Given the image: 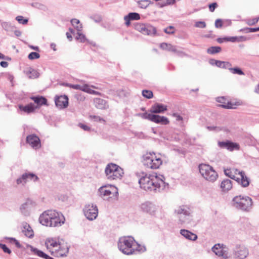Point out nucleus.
Segmentation results:
<instances>
[{"instance_id":"f257e3e1","label":"nucleus","mask_w":259,"mask_h":259,"mask_svg":"<svg viewBox=\"0 0 259 259\" xmlns=\"http://www.w3.org/2000/svg\"><path fill=\"white\" fill-rule=\"evenodd\" d=\"M139 177L138 182L140 187L146 191L160 192L165 189L167 185L162 175L151 176L142 172Z\"/></svg>"},{"instance_id":"f03ea898","label":"nucleus","mask_w":259,"mask_h":259,"mask_svg":"<svg viewBox=\"0 0 259 259\" xmlns=\"http://www.w3.org/2000/svg\"><path fill=\"white\" fill-rule=\"evenodd\" d=\"M167 110V106L161 104L155 103L149 110V113L144 112L139 114L142 118L148 119L152 122L157 124L163 125L168 124L169 122L167 118L155 114L156 113H161Z\"/></svg>"},{"instance_id":"7ed1b4c3","label":"nucleus","mask_w":259,"mask_h":259,"mask_svg":"<svg viewBox=\"0 0 259 259\" xmlns=\"http://www.w3.org/2000/svg\"><path fill=\"white\" fill-rule=\"evenodd\" d=\"M39 221L44 226L56 227L64 223L65 218L61 212L55 210H47L40 215Z\"/></svg>"},{"instance_id":"20e7f679","label":"nucleus","mask_w":259,"mask_h":259,"mask_svg":"<svg viewBox=\"0 0 259 259\" xmlns=\"http://www.w3.org/2000/svg\"><path fill=\"white\" fill-rule=\"evenodd\" d=\"M135 243V240L131 236L121 237L117 242L118 248L124 254L127 255L134 254Z\"/></svg>"},{"instance_id":"39448f33","label":"nucleus","mask_w":259,"mask_h":259,"mask_svg":"<svg viewBox=\"0 0 259 259\" xmlns=\"http://www.w3.org/2000/svg\"><path fill=\"white\" fill-rule=\"evenodd\" d=\"M252 200L247 196L238 195L234 197L232 201L233 207L243 211H249L252 206Z\"/></svg>"},{"instance_id":"423d86ee","label":"nucleus","mask_w":259,"mask_h":259,"mask_svg":"<svg viewBox=\"0 0 259 259\" xmlns=\"http://www.w3.org/2000/svg\"><path fill=\"white\" fill-rule=\"evenodd\" d=\"M224 173L226 176L236 180L238 183H240V181H241V185L243 187L249 185V180L243 171H240L236 168H230L225 169Z\"/></svg>"},{"instance_id":"0eeeda50","label":"nucleus","mask_w":259,"mask_h":259,"mask_svg":"<svg viewBox=\"0 0 259 259\" xmlns=\"http://www.w3.org/2000/svg\"><path fill=\"white\" fill-rule=\"evenodd\" d=\"M105 172L109 180H120L124 175L123 169L118 165L110 163L107 165Z\"/></svg>"},{"instance_id":"6e6552de","label":"nucleus","mask_w":259,"mask_h":259,"mask_svg":"<svg viewBox=\"0 0 259 259\" xmlns=\"http://www.w3.org/2000/svg\"><path fill=\"white\" fill-rule=\"evenodd\" d=\"M100 196L104 200L114 201L117 199L118 192L117 188L112 185H105L99 190Z\"/></svg>"},{"instance_id":"1a4fd4ad","label":"nucleus","mask_w":259,"mask_h":259,"mask_svg":"<svg viewBox=\"0 0 259 259\" xmlns=\"http://www.w3.org/2000/svg\"><path fill=\"white\" fill-rule=\"evenodd\" d=\"M162 162L161 158L156 155L154 153H146L143 157V164L151 169L158 168Z\"/></svg>"},{"instance_id":"9d476101","label":"nucleus","mask_w":259,"mask_h":259,"mask_svg":"<svg viewBox=\"0 0 259 259\" xmlns=\"http://www.w3.org/2000/svg\"><path fill=\"white\" fill-rule=\"evenodd\" d=\"M199 169L202 176L208 181L214 182L218 178L217 172L208 164H200L199 165Z\"/></svg>"},{"instance_id":"9b49d317","label":"nucleus","mask_w":259,"mask_h":259,"mask_svg":"<svg viewBox=\"0 0 259 259\" xmlns=\"http://www.w3.org/2000/svg\"><path fill=\"white\" fill-rule=\"evenodd\" d=\"M175 213L178 218V223L184 224L189 222L192 211L187 205H181L175 209Z\"/></svg>"},{"instance_id":"f8f14e48","label":"nucleus","mask_w":259,"mask_h":259,"mask_svg":"<svg viewBox=\"0 0 259 259\" xmlns=\"http://www.w3.org/2000/svg\"><path fill=\"white\" fill-rule=\"evenodd\" d=\"M83 211L87 219L90 221L96 219L98 214L97 206L92 203L86 204L83 208Z\"/></svg>"},{"instance_id":"ddd939ff","label":"nucleus","mask_w":259,"mask_h":259,"mask_svg":"<svg viewBox=\"0 0 259 259\" xmlns=\"http://www.w3.org/2000/svg\"><path fill=\"white\" fill-rule=\"evenodd\" d=\"M158 209V206L151 201H145L140 205V210L144 213L151 216H155Z\"/></svg>"},{"instance_id":"4468645a","label":"nucleus","mask_w":259,"mask_h":259,"mask_svg":"<svg viewBox=\"0 0 259 259\" xmlns=\"http://www.w3.org/2000/svg\"><path fill=\"white\" fill-rule=\"evenodd\" d=\"M69 246L64 241L61 242L60 244L55 249L51 251V254L59 257L66 256L69 251Z\"/></svg>"},{"instance_id":"2eb2a0df","label":"nucleus","mask_w":259,"mask_h":259,"mask_svg":"<svg viewBox=\"0 0 259 259\" xmlns=\"http://www.w3.org/2000/svg\"><path fill=\"white\" fill-rule=\"evenodd\" d=\"M137 30L143 34L152 35L156 33V28L152 25L145 24H138L135 26Z\"/></svg>"},{"instance_id":"dca6fc26","label":"nucleus","mask_w":259,"mask_h":259,"mask_svg":"<svg viewBox=\"0 0 259 259\" xmlns=\"http://www.w3.org/2000/svg\"><path fill=\"white\" fill-rule=\"evenodd\" d=\"M211 250L218 256L222 257L224 259L230 257L228 249L223 244H216L212 247Z\"/></svg>"},{"instance_id":"f3484780","label":"nucleus","mask_w":259,"mask_h":259,"mask_svg":"<svg viewBox=\"0 0 259 259\" xmlns=\"http://www.w3.org/2000/svg\"><path fill=\"white\" fill-rule=\"evenodd\" d=\"M39 180L38 177L35 174L31 172L23 174L21 177L17 179L16 182L18 185H24L29 180H32L36 182Z\"/></svg>"},{"instance_id":"a211bd4d","label":"nucleus","mask_w":259,"mask_h":259,"mask_svg":"<svg viewBox=\"0 0 259 259\" xmlns=\"http://www.w3.org/2000/svg\"><path fill=\"white\" fill-rule=\"evenodd\" d=\"M233 254L236 258L244 259L248 255V250L243 246L237 245L233 249Z\"/></svg>"},{"instance_id":"6ab92c4d","label":"nucleus","mask_w":259,"mask_h":259,"mask_svg":"<svg viewBox=\"0 0 259 259\" xmlns=\"http://www.w3.org/2000/svg\"><path fill=\"white\" fill-rule=\"evenodd\" d=\"M36 205V204L34 201L30 199H27L25 203L20 206V209L23 214L27 216L29 214L30 210L34 208Z\"/></svg>"},{"instance_id":"aec40b11","label":"nucleus","mask_w":259,"mask_h":259,"mask_svg":"<svg viewBox=\"0 0 259 259\" xmlns=\"http://www.w3.org/2000/svg\"><path fill=\"white\" fill-rule=\"evenodd\" d=\"M56 106L59 109H64L68 106V98L66 95L56 96L55 98Z\"/></svg>"},{"instance_id":"412c9836","label":"nucleus","mask_w":259,"mask_h":259,"mask_svg":"<svg viewBox=\"0 0 259 259\" xmlns=\"http://www.w3.org/2000/svg\"><path fill=\"white\" fill-rule=\"evenodd\" d=\"M26 142L33 149H37L40 147V141L39 138L34 134L28 135L26 137Z\"/></svg>"},{"instance_id":"4be33fe9","label":"nucleus","mask_w":259,"mask_h":259,"mask_svg":"<svg viewBox=\"0 0 259 259\" xmlns=\"http://www.w3.org/2000/svg\"><path fill=\"white\" fill-rule=\"evenodd\" d=\"M63 241L62 239L60 240L53 238H48L45 242V245L47 248L51 252V251L57 248L60 244L61 242Z\"/></svg>"},{"instance_id":"5701e85b","label":"nucleus","mask_w":259,"mask_h":259,"mask_svg":"<svg viewBox=\"0 0 259 259\" xmlns=\"http://www.w3.org/2000/svg\"><path fill=\"white\" fill-rule=\"evenodd\" d=\"M180 234L187 239L195 241L197 239V235L189 230L186 229H181Z\"/></svg>"},{"instance_id":"b1692460","label":"nucleus","mask_w":259,"mask_h":259,"mask_svg":"<svg viewBox=\"0 0 259 259\" xmlns=\"http://www.w3.org/2000/svg\"><path fill=\"white\" fill-rule=\"evenodd\" d=\"M95 106L100 109H105L108 108L107 102L102 99L97 98L94 101Z\"/></svg>"},{"instance_id":"393cba45","label":"nucleus","mask_w":259,"mask_h":259,"mask_svg":"<svg viewBox=\"0 0 259 259\" xmlns=\"http://www.w3.org/2000/svg\"><path fill=\"white\" fill-rule=\"evenodd\" d=\"M35 108L36 107H35L34 104L33 103H30L24 106L22 105H19V109L21 111H23L27 113L33 112Z\"/></svg>"},{"instance_id":"a878e982","label":"nucleus","mask_w":259,"mask_h":259,"mask_svg":"<svg viewBox=\"0 0 259 259\" xmlns=\"http://www.w3.org/2000/svg\"><path fill=\"white\" fill-rule=\"evenodd\" d=\"M23 225L22 232L26 237H32L33 236V231L30 226L26 223L23 224Z\"/></svg>"},{"instance_id":"bb28decb","label":"nucleus","mask_w":259,"mask_h":259,"mask_svg":"<svg viewBox=\"0 0 259 259\" xmlns=\"http://www.w3.org/2000/svg\"><path fill=\"white\" fill-rule=\"evenodd\" d=\"M24 72L28 78L30 79H34L38 77L39 76V73L36 70L32 68H29L27 70H25Z\"/></svg>"},{"instance_id":"cd10ccee","label":"nucleus","mask_w":259,"mask_h":259,"mask_svg":"<svg viewBox=\"0 0 259 259\" xmlns=\"http://www.w3.org/2000/svg\"><path fill=\"white\" fill-rule=\"evenodd\" d=\"M221 187L224 191H228L232 187V181L229 179L223 181L221 184Z\"/></svg>"},{"instance_id":"c85d7f7f","label":"nucleus","mask_w":259,"mask_h":259,"mask_svg":"<svg viewBox=\"0 0 259 259\" xmlns=\"http://www.w3.org/2000/svg\"><path fill=\"white\" fill-rule=\"evenodd\" d=\"M1 26L2 28L7 32L13 31L15 28V26L9 22H2Z\"/></svg>"},{"instance_id":"c756f323","label":"nucleus","mask_w":259,"mask_h":259,"mask_svg":"<svg viewBox=\"0 0 259 259\" xmlns=\"http://www.w3.org/2000/svg\"><path fill=\"white\" fill-rule=\"evenodd\" d=\"M38 105H46L47 99L43 97H33L31 98Z\"/></svg>"},{"instance_id":"7c9ffc66","label":"nucleus","mask_w":259,"mask_h":259,"mask_svg":"<svg viewBox=\"0 0 259 259\" xmlns=\"http://www.w3.org/2000/svg\"><path fill=\"white\" fill-rule=\"evenodd\" d=\"M217 66L221 68L229 69L232 67V64L229 62L218 61L217 62Z\"/></svg>"},{"instance_id":"2f4dec72","label":"nucleus","mask_w":259,"mask_h":259,"mask_svg":"<svg viewBox=\"0 0 259 259\" xmlns=\"http://www.w3.org/2000/svg\"><path fill=\"white\" fill-rule=\"evenodd\" d=\"M71 23L77 31H81L82 30V26L81 24L80 23L79 20L72 19L71 20Z\"/></svg>"},{"instance_id":"473e14b6","label":"nucleus","mask_w":259,"mask_h":259,"mask_svg":"<svg viewBox=\"0 0 259 259\" xmlns=\"http://www.w3.org/2000/svg\"><path fill=\"white\" fill-rule=\"evenodd\" d=\"M240 148L239 145L236 143H234L231 141H228L227 150L232 151L234 150H239Z\"/></svg>"},{"instance_id":"72a5a7b5","label":"nucleus","mask_w":259,"mask_h":259,"mask_svg":"<svg viewBox=\"0 0 259 259\" xmlns=\"http://www.w3.org/2000/svg\"><path fill=\"white\" fill-rule=\"evenodd\" d=\"M221 51L220 47H211L207 49V53L209 54H214L219 53Z\"/></svg>"},{"instance_id":"f704fd0d","label":"nucleus","mask_w":259,"mask_h":259,"mask_svg":"<svg viewBox=\"0 0 259 259\" xmlns=\"http://www.w3.org/2000/svg\"><path fill=\"white\" fill-rule=\"evenodd\" d=\"M229 70L233 74H238L240 75H244V73L239 67L232 68V67H230Z\"/></svg>"},{"instance_id":"c9c22d12","label":"nucleus","mask_w":259,"mask_h":259,"mask_svg":"<svg viewBox=\"0 0 259 259\" xmlns=\"http://www.w3.org/2000/svg\"><path fill=\"white\" fill-rule=\"evenodd\" d=\"M136 243L137 245L136 247H135V246H134V254L136 253V251L144 252L146 250V247L144 245H142L137 242Z\"/></svg>"},{"instance_id":"e433bc0d","label":"nucleus","mask_w":259,"mask_h":259,"mask_svg":"<svg viewBox=\"0 0 259 259\" xmlns=\"http://www.w3.org/2000/svg\"><path fill=\"white\" fill-rule=\"evenodd\" d=\"M32 250L35 254H36L39 257L44 258L45 259L47 258V257H49L48 255L44 253L43 251L38 250L36 248H32Z\"/></svg>"},{"instance_id":"4c0bfd02","label":"nucleus","mask_w":259,"mask_h":259,"mask_svg":"<svg viewBox=\"0 0 259 259\" xmlns=\"http://www.w3.org/2000/svg\"><path fill=\"white\" fill-rule=\"evenodd\" d=\"M76 39L77 40H79L81 42H84L87 41V39L86 38L85 36L81 33L80 31H78L77 33Z\"/></svg>"},{"instance_id":"58836bf2","label":"nucleus","mask_w":259,"mask_h":259,"mask_svg":"<svg viewBox=\"0 0 259 259\" xmlns=\"http://www.w3.org/2000/svg\"><path fill=\"white\" fill-rule=\"evenodd\" d=\"M128 15L131 20H138L140 19V16L137 13H130Z\"/></svg>"},{"instance_id":"ea45409f","label":"nucleus","mask_w":259,"mask_h":259,"mask_svg":"<svg viewBox=\"0 0 259 259\" xmlns=\"http://www.w3.org/2000/svg\"><path fill=\"white\" fill-rule=\"evenodd\" d=\"M142 95L147 99H151L153 97V93L151 91L145 90L142 91Z\"/></svg>"},{"instance_id":"a19ab883","label":"nucleus","mask_w":259,"mask_h":259,"mask_svg":"<svg viewBox=\"0 0 259 259\" xmlns=\"http://www.w3.org/2000/svg\"><path fill=\"white\" fill-rule=\"evenodd\" d=\"M16 20L21 24H26L28 23V20L27 19H24L23 16H18L16 17Z\"/></svg>"},{"instance_id":"79ce46f5","label":"nucleus","mask_w":259,"mask_h":259,"mask_svg":"<svg viewBox=\"0 0 259 259\" xmlns=\"http://www.w3.org/2000/svg\"><path fill=\"white\" fill-rule=\"evenodd\" d=\"M149 5L148 1H142L138 2L139 7L142 9H146Z\"/></svg>"},{"instance_id":"37998d69","label":"nucleus","mask_w":259,"mask_h":259,"mask_svg":"<svg viewBox=\"0 0 259 259\" xmlns=\"http://www.w3.org/2000/svg\"><path fill=\"white\" fill-rule=\"evenodd\" d=\"M39 57H40L39 54L36 52H31L28 55V59L30 60L38 59Z\"/></svg>"},{"instance_id":"c03bdc74","label":"nucleus","mask_w":259,"mask_h":259,"mask_svg":"<svg viewBox=\"0 0 259 259\" xmlns=\"http://www.w3.org/2000/svg\"><path fill=\"white\" fill-rule=\"evenodd\" d=\"M168 51L172 52L177 54H180L182 53L180 51L177 50V47L176 46H174L170 44H169Z\"/></svg>"},{"instance_id":"a18cd8bd","label":"nucleus","mask_w":259,"mask_h":259,"mask_svg":"<svg viewBox=\"0 0 259 259\" xmlns=\"http://www.w3.org/2000/svg\"><path fill=\"white\" fill-rule=\"evenodd\" d=\"M241 30H243L245 33L254 32L259 31V27L257 28H245Z\"/></svg>"},{"instance_id":"49530a36","label":"nucleus","mask_w":259,"mask_h":259,"mask_svg":"<svg viewBox=\"0 0 259 259\" xmlns=\"http://www.w3.org/2000/svg\"><path fill=\"white\" fill-rule=\"evenodd\" d=\"M228 141H219L218 142V146L221 148H225L227 149Z\"/></svg>"},{"instance_id":"de8ad7c7","label":"nucleus","mask_w":259,"mask_h":259,"mask_svg":"<svg viewBox=\"0 0 259 259\" xmlns=\"http://www.w3.org/2000/svg\"><path fill=\"white\" fill-rule=\"evenodd\" d=\"M0 247L3 249L4 252L5 253H7L10 254L11 253V250L7 247V246L4 244L0 243Z\"/></svg>"},{"instance_id":"09e8293b","label":"nucleus","mask_w":259,"mask_h":259,"mask_svg":"<svg viewBox=\"0 0 259 259\" xmlns=\"http://www.w3.org/2000/svg\"><path fill=\"white\" fill-rule=\"evenodd\" d=\"M195 26L198 28H205L206 27V23L204 21H197L195 24Z\"/></svg>"},{"instance_id":"8fccbe9b","label":"nucleus","mask_w":259,"mask_h":259,"mask_svg":"<svg viewBox=\"0 0 259 259\" xmlns=\"http://www.w3.org/2000/svg\"><path fill=\"white\" fill-rule=\"evenodd\" d=\"M90 118L92 119H93L94 121H100V122H105V120L103 119L102 118L100 117V116H95V115H91L90 116Z\"/></svg>"},{"instance_id":"3c124183","label":"nucleus","mask_w":259,"mask_h":259,"mask_svg":"<svg viewBox=\"0 0 259 259\" xmlns=\"http://www.w3.org/2000/svg\"><path fill=\"white\" fill-rule=\"evenodd\" d=\"M91 89L90 88V86H89L87 84H85L82 85V88L81 89V91L87 92L88 93H90Z\"/></svg>"},{"instance_id":"603ef678","label":"nucleus","mask_w":259,"mask_h":259,"mask_svg":"<svg viewBox=\"0 0 259 259\" xmlns=\"http://www.w3.org/2000/svg\"><path fill=\"white\" fill-rule=\"evenodd\" d=\"M9 240H10V242L11 243H14L16 245V246L18 247V248H20L21 247L20 244L19 243V242L16 240L15 239V238H9Z\"/></svg>"},{"instance_id":"864d4df0","label":"nucleus","mask_w":259,"mask_h":259,"mask_svg":"<svg viewBox=\"0 0 259 259\" xmlns=\"http://www.w3.org/2000/svg\"><path fill=\"white\" fill-rule=\"evenodd\" d=\"M223 26L222 20L220 19H218L215 22V27L217 28H221Z\"/></svg>"},{"instance_id":"5fc2aeb1","label":"nucleus","mask_w":259,"mask_h":259,"mask_svg":"<svg viewBox=\"0 0 259 259\" xmlns=\"http://www.w3.org/2000/svg\"><path fill=\"white\" fill-rule=\"evenodd\" d=\"M258 20L259 17L253 18L251 20H248L247 24L249 25H253L258 22Z\"/></svg>"},{"instance_id":"6e6d98bb","label":"nucleus","mask_w":259,"mask_h":259,"mask_svg":"<svg viewBox=\"0 0 259 259\" xmlns=\"http://www.w3.org/2000/svg\"><path fill=\"white\" fill-rule=\"evenodd\" d=\"M225 109H232L234 108L233 105L231 102H228L227 104H223L220 105Z\"/></svg>"},{"instance_id":"4d7b16f0","label":"nucleus","mask_w":259,"mask_h":259,"mask_svg":"<svg viewBox=\"0 0 259 259\" xmlns=\"http://www.w3.org/2000/svg\"><path fill=\"white\" fill-rule=\"evenodd\" d=\"M225 41H231V42H237L236 36H231V37H224Z\"/></svg>"},{"instance_id":"13d9d810","label":"nucleus","mask_w":259,"mask_h":259,"mask_svg":"<svg viewBox=\"0 0 259 259\" xmlns=\"http://www.w3.org/2000/svg\"><path fill=\"white\" fill-rule=\"evenodd\" d=\"M218 5L216 3H213L209 5V11L211 12H213L217 8Z\"/></svg>"},{"instance_id":"bf43d9fd","label":"nucleus","mask_w":259,"mask_h":259,"mask_svg":"<svg viewBox=\"0 0 259 259\" xmlns=\"http://www.w3.org/2000/svg\"><path fill=\"white\" fill-rule=\"evenodd\" d=\"M207 128L209 131H219L221 130V127L214 126H208Z\"/></svg>"},{"instance_id":"052dcab7","label":"nucleus","mask_w":259,"mask_h":259,"mask_svg":"<svg viewBox=\"0 0 259 259\" xmlns=\"http://www.w3.org/2000/svg\"><path fill=\"white\" fill-rule=\"evenodd\" d=\"M172 116L175 117L177 121H182L183 118L177 113H174L172 114Z\"/></svg>"},{"instance_id":"680f3d73","label":"nucleus","mask_w":259,"mask_h":259,"mask_svg":"<svg viewBox=\"0 0 259 259\" xmlns=\"http://www.w3.org/2000/svg\"><path fill=\"white\" fill-rule=\"evenodd\" d=\"M237 42H242L247 40V38L245 36H236Z\"/></svg>"},{"instance_id":"e2e57ef3","label":"nucleus","mask_w":259,"mask_h":259,"mask_svg":"<svg viewBox=\"0 0 259 259\" xmlns=\"http://www.w3.org/2000/svg\"><path fill=\"white\" fill-rule=\"evenodd\" d=\"M124 20L125 21V23L126 26H129L131 24L130 21L131 20L130 19V17H128V15H126L124 17Z\"/></svg>"},{"instance_id":"0e129e2a","label":"nucleus","mask_w":259,"mask_h":259,"mask_svg":"<svg viewBox=\"0 0 259 259\" xmlns=\"http://www.w3.org/2000/svg\"><path fill=\"white\" fill-rule=\"evenodd\" d=\"M169 44L167 43H162L160 44V48L163 50H166L168 51Z\"/></svg>"},{"instance_id":"69168bd1","label":"nucleus","mask_w":259,"mask_h":259,"mask_svg":"<svg viewBox=\"0 0 259 259\" xmlns=\"http://www.w3.org/2000/svg\"><path fill=\"white\" fill-rule=\"evenodd\" d=\"M173 29H174V27L172 26H169V27L166 28L164 29V32L168 34L173 33L174 31L171 30H173Z\"/></svg>"},{"instance_id":"338daca9","label":"nucleus","mask_w":259,"mask_h":259,"mask_svg":"<svg viewBox=\"0 0 259 259\" xmlns=\"http://www.w3.org/2000/svg\"><path fill=\"white\" fill-rule=\"evenodd\" d=\"M70 88L75 90H78L81 91V89L82 88V85L72 84V85H70Z\"/></svg>"},{"instance_id":"774afa93","label":"nucleus","mask_w":259,"mask_h":259,"mask_svg":"<svg viewBox=\"0 0 259 259\" xmlns=\"http://www.w3.org/2000/svg\"><path fill=\"white\" fill-rule=\"evenodd\" d=\"M79 126L81 128H82L84 131H88L90 130V127H89L88 126H87L85 124H83L79 123Z\"/></svg>"}]
</instances>
